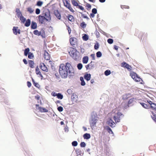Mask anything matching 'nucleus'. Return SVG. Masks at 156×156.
I'll return each mask as SVG.
<instances>
[{
    "label": "nucleus",
    "mask_w": 156,
    "mask_h": 156,
    "mask_svg": "<svg viewBox=\"0 0 156 156\" xmlns=\"http://www.w3.org/2000/svg\"><path fill=\"white\" fill-rule=\"evenodd\" d=\"M71 66L70 63L67 62L65 65L64 64L60 65L59 68V73L62 78H66L68 76V73H70V68Z\"/></svg>",
    "instance_id": "nucleus-1"
},
{
    "label": "nucleus",
    "mask_w": 156,
    "mask_h": 156,
    "mask_svg": "<svg viewBox=\"0 0 156 156\" xmlns=\"http://www.w3.org/2000/svg\"><path fill=\"white\" fill-rule=\"evenodd\" d=\"M68 52L69 55L74 59L76 60L79 58L78 52L76 49L74 48L70 47L69 48Z\"/></svg>",
    "instance_id": "nucleus-2"
},
{
    "label": "nucleus",
    "mask_w": 156,
    "mask_h": 156,
    "mask_svg": "<svg viewBox=\"0 0 156 156\" xmlns=\"http://www.w3.org/2000/svg\"><path fill=\"white\" fill-rule=\"evenodd\" d=\"M98 119L97 117L94 116H92L91 119L90 121V124L91 128L93 129L96 126V124L97 122Z\"/></svg>",
    "instance_id": "nucleus-3"
},
{
    "label": "nucleus",
    "mask_w": 156,
    "mask_h": 156,
    "mask_svg": "<svg viewBox=\"0 0 156 156\" xmlns=\"http://www.w3.org/2000/svg\"><path fill=\"white\" fill-rule=\"evenodd\" d=\"M130 76L136 82H140L141 79L139 77L136 73L133 72H132L130 73Z\"/></svg>",
    "instance_id": "nucleus-4"
},
{
    "label": "nucleus",
    "mask_w": 156,
    "mask_h": 156,
    "mask_svg": "<svg viewBox=\"0 0 156 156\" xmlns=\"http://www.w3.org/2000/svg\"><path fill=\"white\" fill-rule=\"evenodd\" d=\"M123 115L120 112H118L117 114L115 116H114L113 119L114 120L115 123L119 122L120 121V120L122 117Z\"/></svg>",
    "instance_id": "nucleus-5"
},
{
    "label": "nucleus",
    "mask_w": 156,
    "mask_h": 156,
    "mask_svg": "<svg viewBox=\"0 0 156 156\" xmlns=\"http://www.w3.org/2000/svg\"><path fill=\"white\" fill-rule=\"evenodd\" d=\"M65 2L66 3H64L65 6L71 12H74V11L72 7L70 4L67 0H66Z\"/></svg>",
    "instance_id": "nucleus-6"
},
{
    "label": "nucleus",
    "mask_w": 156,
    "mask_h": 156,
    "mask_svg": "<svg viewBox=\"0 0 156 156\" xmlns=\"http://www.w3.org/2000/svg\"><path fill=\"white\" fill-rule=\"evenodd\" d=\"M36 108L37 109H38L39 110V111L41 112H48V110L46 108L39 107V105H36Z\"/></svg>",
    "instance_id": "nucleus-7"
},
{
    "label": "nucleus",
    "mask_w": 156,
    "mask_h": 156,
    "mask_svg": "<svg viewBox=\"0 0 156 156\" xmlns=\"http://www.w3.org/2000/svg\"><path fill=\"white\" fill-rule=\"evenodd\" d=\"M34 34L37 35H41L43 38L45 36L44 32V31H41L40 32H39L37 30H35L34 31Z\"/></svg>",
    "instance_id": "nucleus-8"
},
{
    "label": "nucleus",
    "mask_w": 156,
    "mask_h": 156,
    "mask_svg": "<svg viewBox=\"0 0 156 156\" xmlns=\"http://www.w3.org/2000/svg\"><path fill=\"white\" fill-rule=\"evenodd\" d=\"M46 18L44 16L39 15L38 16V19L39 23L41 24L43 23L45 21H47Z\"/></svg>",
    "instance_id": "nucleus-9"
},
{
    "label": "nucleus",
    "mask_w": 156,
    "mask_h": 156,
    "mask_svg": "<svg viewBox=\"0 0 156 156\" xmlns=\"http://www.w3.org/2000/svg\"><path fill=\"white\" fill-rule=\"evenodd\" d=\"M40 67L42 70L46 72H48V68L44 63H41L40 64Z\"/></svg>",
    "instance_id": "nucleus-10"
},
{
    "label": "nucleus",
    "mask_w": 156,
    "mask_h": 156,
    "mask_svg": "<svg viewBox=\"0 0 156 156\" xmlns=\"http://www.w3.org/2000/svg\"><path fill=\"white\" fill-rule=\"evenodd\" d=\"M44 59L47 60L50 59V56L46 50L44 51Z\"/></svg>",
    "instance_id": "nucleus-11"
},
{
    "label": "nucleus",
    "mask_w": 156,
    "mask_h": 156,
    "mask_svg": "<svg viewBox=\"0 0 156 156\" xmlns=\"http://www.w3.org/2000/svg\"><path fill=\"white\" fill-rule=\"evenodd\" d=\"M72 100L73 102H73H76L77 100L78 97L76 94H73L71 96Z\"/></svg>",
    "instance_id": "nucleus-12"
},
{
    "label": "nucleus",
    "mask_w": 156,
    "mask_h": 156,
    "mask_svg": "<svg viewBox=\"0 0 156 156\" xmlns=\"http://www.w3.org/2000/svg\"><path fill=\"white\" fill-rule=\"evenodd\" d=\"M13 33L16 35L18 33L20 34V30L18 29L17 27H14L12 29Z\"/></svg>",
    "instance_id": "nucleus-13"
},
{
    "label": "nucleus",
    "mask_w": 156,
    "mask_h": 156,
    "mask_svg": "<svg viewBox=\"0 0 156 156\" xmlns=\"http://www.w3.org/2000/svg\"><path fill=\"white\" fill-rule=\"evenodd\" d=\"M131 97V96L129 94H126L123 95L122 96V99L125 101Z\"/></svg>",
    "instance_id": "nucleus-14"
},
{
    "label": "nucleus",
    "mask_w": 156,
    "mask_h": 156,
    "mask_svg": "<svg viewBox=\"0 0 156 156\" xmlns=\"http://www.w3.org/2000/svg\"><path fill=\"white\" fill-rule=\"evenodd\" d=\"M121 106L124 109H126L128 108L129 106L128 105L127 102L125 101H123L121 104Z\"/></svg>",
    "instance_id": "nucleus-15"
},
{
    "label": "nucleus",
    "mask_w": 156,
    "mask_h": 156,
    "mask_svg": "<svg viewBox=\"0 0 156 156\" xmlns=\"http://www.w3.org/2000/svg\"><path fill=\"white\" fill-rule=\"evenodd\" d=\"M108 124L112 128L114 127L115 126V123L111 119L108 121Z\"/></svg>",
    "instance_id": "nucleus-16"
},
{
    "label": "nucleus",
    "mask_w": 156,
    "mask_h": 156,
    "mask_svg": "<svg viewBox=\"0 0 156 156\" xmlns=\"http://www.w3.org/2000/svg\"><path fill=\"white\" fill-rule=\"evenodd\" d=\"M70 42L71 45L74 47L77 44V40H70Z\"/></svg>",
    "instance_id": "nucleus-17"
},
{
    "label": "nucleus",
    "mask_w": 156,
    "mask_h": 156,
    "mask_svg": "<svg viewBox=\"0 0 156 156\" xmlns=\"http://www.w3.org/2000/svg\"><path fill=\"white\" fill-rule=\"evenodd\" d=\"M29 66L31 68H34L35 67V63L34 61L29 60L28 61Z\"/></svg>",
    "instance_id": "nucleus-18"
},
{
    "label": "nucleus",
    "mask_w": 156,
    "mask_h": 156,
    "mask_svg": "<svg viewBox=\"0 0 156 156\" xmlns=\"http://www.w3.org/2000/svg\"><path fill=\"white\" fill-rule=\"evenodd\" d=\"M84 78L87 81L89 80L91 78V75L90 74L86 73L84 76Z\"/></svg>",
    "instance_id": "nucleus-19"
},
{
    "label": "nucleus",
    "mask_w": 156,
    "mask_h": 156,
    "mask_svg": "<svg viewBox=\"0 0 156 156\" xmlns=\"http://www.w3.org/2000/svg\"><path fill=\"white\" fill-rule=\"evenodd\" d=\"M35 72L36 73V74L37 75H39L40 76L42 77L43 76L41 74V72L39 71V69L38 67V66H37L35 69Z\"/></svg>",
    "instance_id": "nucleus-20"
},
{
    "label": "nucleus",
    "mask_w": 156,
    "mask_h": 156,
    "mask_svg": "<svg viewBox=\"0 0 156 156\" xmlns=\"http://www.w3.org/2000/svg\"><path fill=\"white\" fill-rule=\"evenodd\" d=\"M31 28L32 29H35L37 28V24L34 22L32 21L31 26Z\"/></svg>",
    "instance_id": "nucleus-21"
},
{
    "label": "nucleus",
    "mask_w": 156,
    "mask_h": 156,
    "mask_svg": "<svg viewBox=\"0 0 156 156\" xmlns=\"http://www.w3.org/2000/svg\"><path fill=\"white\" fill-rule=\"evenodd\" d=\"M67 18H68L69 20L71 22H73L74 21V18L73 16L69 15L67 16Z\"/></svg>",
    "instance_id": "nucleus-22"
},
{
    "label": "nucleus",
    "mask_w": 156,
    "mask_h": 156,
    "mask_svg": "<svg viewBox=\"0 0 156 156\" xmlns=\"http://www.w3.org/2000/svg\"><path fill=\"white\" fill-rule=\"evenodd\" d=\"M88 57L87 56H85L83 57L82 62L83 63L86 64L88 61Z\"/></svg>",
    "instance_id": "nucleus-23"
},
{
    "label": "nucleus",
    "mask_w": 156,
    "mask_h": 156,
    "mask_svg": "<svg viewBox=\"0 0 156 156\" xmlns=\"http://www.w3.org/2000/svg\"><path fill=\"white\" fill-rule=\"evenodd\" d=\"M44 16L45 18H46L47 21H48V20H49L50 19V15L49 12H45L44 13Z\"/></svg>",
    "instance_id": "nucleus-24"
},
{
    "label": "nucleus",
    "mask_w": 156,
    "mask_h": 156,
    "mask_svg": "<svg viewBox=\"0 0 156 156\" xmlns=\"http://www.w3.org/2000/svg\"><path fill=\"white\" fill-rule=\"evenodd\" d=\"M83 137L84 139H88L90 137V134L86 133L83 135Z\"/></svg>",
    "instance_id": "nucleus-25"
},
{
    "label": "nucleus",
    "mask_w": 156,
    "mask_h": 156,
    "mask_svg": "<svg viewBox=\"0 0 156 156\" xmlns=\"http://www.w3.org/2000/svg\"><path fill=\"white\" fill-rule=\"evenodd\" d=\"M55 14L58 19L60 20L61 18V16L60 13L57 11L55 12Z\"/></svg>",
    "instance_id": "nucleus-26"
},
{
    "label": "nucleus",
    "mask_w": 156,
    "mask_h": 156,
    "mask_svg": "<svg viewBox=\"0 0 156 156\" xmlns=\"http://www.w3.org/2000/svg\"><path fill=\"white\" fill-rule=\"evenodd\" d=\"M71 3L74 6L77 7L79 4L76 0H72Z\"/></svg>",
    "instance_id": "nucleus-27"
},
{
    "label": "nucleus",
    "mask_w": 156,
    "mask_h": 156,
    "mask_svg": "<svg viewBox=\"0 0 156 156\" xmlns=\"http://www.w3.org/2000/svg\"><path fill=\"white\" fill-rule=\"evenodd\" d=\"M30 20L29 19H27L26 21V23L25 24V26L26 27H28L30 26Z\"/></svg>",
    "instance_id": "nucleus-28"
},
{
    "label": "nucleus",
    "mask_w": 156,
    "mask_h": 156,
    "mask_svg": "<svg viewBox=\"0 0 156 156\" xmlns=\"http://www.w3.org/2000/svg\"><path fill=\"white\" fill-rule=\"evenodd\" d=\"M134 101V98H133L129 99L127 102L128 105L129 106L132 104Z\"/></svg>",
    "instance_id": "nucleus-29"
},
{
    "label": "nucleus",
    "mask_w": 156,
    "mask_h": 156,
    "mask_svg": "<svg viewBox=\"0 0 156 156\" xmlns=\"http://www.w3.org/2000/svg\"><path fill=\"white\" fill-rule=\"evenodd\" d=\"M140 104L143 107L145 108L148 109L149 108V106L143 103H140Z\"/></svg>",
    "instance_id": "nucleus-30"
},
{
    "label": "nucleus",
    "mask_w": 156,
    "mask_h": 156,
    "mask_svg": "<svg viewBox=\"0 0 156 156\" xmlns=\"http://www.w3.org/2000/svg\"><path fill=\"white\" fill-rule=\"evenodd\" d=\"M32 81L35 87L38 88H39L40 87V85L38 83L35 82L33 78H32Z\"/></svg>",
    "instance_id": "nucleus-31"
},
{
    "label": "nucleus",
    "mask_w": 156,
    "mask_h": 156,
    "mask_svg": "<svg viewBox=\"0 0 156 156\" xmlns=\"http://www.w3.org/2000/svg\"><path fill=\"white\" fill-rule=\"evenodd\" d=\"M80 26L82 29H84L87 26V24L84 22H83L80 24Z\"/></svg>",
    "instance_id": "nucleus-32"
},
{
    "label": "nucleus",
    "mask_w": 156,
    "mask_h": 156,
    "mask_svg": "<svg viewBox=\"0 0 156 156\" xmlns=\"http://www.w3.org/2000/svg\"><path fill=\"white\" fill-rule=\"evenodd\" d=\"M151 108L154 110L156 111V105L154 103H153L152 105H150Z\"/></svg>",
    "instance_id": "nucleus-33"
},
{
    "label": "nucleus",
    "mask_w": 156,
    "mask_h": 156,
    "mask_svg": "<svg viewBox=\"0 0 156 156\" xmlns=\"http://www.w3.org/2000/svg\"><path fill=\"white\" fill-rule=\"evenodd\" d=\"M152 115L151 116L152 119L155 122H156V114L154 113L153 112H151Z\"/></svg>",
    "instance_id": "nucleus-34"
},
{
    "label": "nucleus",
    "mask_w": 156,
    "mask_h": 156,
    "mask_svg": "<svg viewBox=\"0 0 156 156\" xmlns=\"http://www.w3.org/2000/svg\"><path fill=\"white\" fill-rule=\"evenodd\" d=\"M29 51L30 49L29 48L25 49L24 52V55L25 56H27L28 54L29 53Z\"/></svg>",
    "instance_id": "nucleus-35"
},
{
    "label": "nucleus",
    "mask_w": 156,
    "mask_h": 156,
    "mask_svg": "<svg viewBox=\"0 0 156 156\" xmlns=\"http://www.w3.org/2000/svg\"><path fill=\"white\" fill-rule=\"evenodd\" d=\"M80 80L81 81V84L82 86H84L85 85V83L84 82L83 78V77H81L80 78Z\"/></svg>",
    "instance_id": "nucleus-36"
},
{
    "label": "nucleus",
    "mask_w": 156,
    "mask_h": 156,
    "mask_svg": "<svg viewBox=\"0 0 156 156\" xmlns=\"http://www.w3.org/2000/svg\"><path fill=\"white\" fill-rule=\"evenodd\" d=\"M27 11L30 13H32L34 11V10L30 7H29L27 8Z\"/></svg>",
    "instance_id": "nucleus-37"
},
{
    "label": "nucleus",
    "mask_w": 156,
    "mask_h": 156,
    "mask_svg": "<svg viewBox=\"0 0 156 156\" xmlns=\"http://www.w3.org/2000/svg\"><path fill=\"white\" fill-rule=\"evenodd\" d=\"M20 20L21 23H24L26 21V19L23 16H21L20 17Z\"/></svg>",
    "instance_id": "nucleus-38"
},
{
    "label": "nucleus",
    "mask_w": 156,
    "mask_h": 156,
    "mask_svg": "<svg viewBox=\"0 0 156 156\" xmlns=\"http://www.w3.org/2000/svg\"><path fill=\"white\" fill-rule=\"evenodd\" d=\"M89 64L91 69H93L94 67L95 64L94 62L92 61Z\"/></svg>",
    "instance_id": "nucleus-39"
},
{
    "label": "nucleus",
    "mask_w": 156,
    "mask_h": 156,
    "mask_svg": "<svg viewBox=\"0 0 156 156\" xmlns=\"http://www.w3.org/2000/svg\"><path fill=\"white\" fill-rule=\"evenodd\" d=\"M57 98L60 99H62L63 98V96L61 93H58L57 94Z\"/></svg>",
    "instance_id": "nucleus-40"
},
{
    "label": "nucleus",
    "mask_w": 156,
    "mask_h": 156,
    "mask_svg": "<svg viewBox=\"0 0 156 156\" xmlns=\"http://www.w3.org/2000/svg\"><path fill=\"white\" fill-rule=\"evenodd\" d=\"M106 129L108 132L109 133L113 134V133L112 130V129L108 126L106 127Z\"/></svg>",
    "instance_id": "nucleus-41"
},
{
    "label": "nucleus",
    "mask_w": 156,
    "mask_h": 156,
    "mask_svg": "<svg viewBox=\"0 0 156 156\" xmlns=\"http://www.w3.org/2000/svg\"><path fill=\"white\" fill-rule=\"evenodd\" d=\"M34 57V56L33 53L29 52L28 55V58L30 59H32Z\"/></svg>",
    "instance_id": "nucleus-42"
},
{
    "label": "nucleus",
    "mask_w": 156,
    "mask_h": 156,
    "mask_svg": "<svg viewBox=\"0 0 156 156\" xmlns=\"http://www.w3.org/2000/svg\"><path fill=\"white\" fill-rule=\"evenodd\" d=\"M82 38L83 39H88V35L86 34H83Z\"/></svg>",
    "instance_id": "nucleus-43"
},
{
    "label": "nucleus",
    "mask_w": 156,
    "mask_h": 156,
    "mask_svg": "<svg viewBox=\"0 0 156 156\" xmlns=\"http://www.w3.org/2000/svg\"><path fill=\"white\" fill-rule=\"evenodd\" d=\"M125 67L126 68V69H127L129 71H130L132 69V68L131 66H130L129 65L127 64H126V66H125Z\"/></svg>",
    "instance_id": "nucleus-44"
},
{
    "label": "nucleus",
    "mask_w": 156,
    "mask_h": 156,
    "mask_svg": "<svg viewBox=\"0 0 156 156\" xmlns=\"http://www.w3.org/2000/svg\"><path fill=\"white\" fill-rule=\"evenodd\" d=\"M111 73V71L109 70H106L105 72V74L106 76L110 75Z\"/></svg>",
    "instance_id": "nucleus-45"
},
{
    "label": "nucleus",
    "mask_w": 156,
    "mask_h": 156,
    "mask_svg": "<svg viewBox=\"0 0 156 156\" xmlns=\"http://www.w3.org/2000/svg\"><path fill=\"white\" fill-rule=\"evenodd\" d=\"M102 55V54L101 52L100 51H98L96 53V56L98 58H99L101 57Z\"/></svg>",
    "instance_id": "nucleus-46"
},
{
    "label": "nucleus",
    "mask_w": 156,
    "mask_h": 156,
    "mask_svg": "<svg viewBox=\"0 0 156 156\" xmlns=\"http://www.w3.org/2000/svg\"><path fill=\"white\" fill-rule=\"evenodd\" d=\"M77 7L78 8L80 9H81V10H82L84 12H86V11L84 9V8L82 6L79 5Z\"/></svg>",
    "instance_id": "nucleus-47"
},
{
    "label": "nucleus",
    "mask_w": 156,
    "mask_h": 156,
    "mask_svg": "<svg viewBox=\"0 0 156 156\" xmlns=\"http://www.w3.org/2000/svg\"><path fill=\"white\" fill-rule=\"evenodd\" d=\"M80 13L81 14V16H82V17L84 18H85V19H87V20H88L89 19V18L88 17H87L86 15H85V14H83L82 13V12H80Z\"/></svg>",
    "instance_id": "nucleus-48"
},
{
    "label": "nucleus",
    "mask_w": 156,
    "mask_h": 156,
    "mask_svg": "<svg viewBox=\"0 0 156 156\" xmlns=\"http://www.w3.org/2000/svg\"><path fill=\"white\" fill-rule=\"evenodd\" d=\"M77 67L80 70L82 68L83 65L81 63H80L77 65Z\"/></svg>",
    "instance_id": "nucleus-49"
},
{
    "label": "nucleus",
    "mask_w": 156,
    "mask_h": 156,
    "mask_svg": "<svg viewBox=\"0 0 156 156\" xmlns=\"http://www.w3.org/2000/svg\"><path fill=\"white\" fill-rule=\"evenodd\" d=\"M43 4V2L41 1H39L37 2V5L39 6H41Z\"/></svg>",
    "instance_id": "nucleus-50"
},
{
    "label": "nucleus",
    "mask_w": 156,
    "mask_h": 156,
    "mask_svg": "<svg viewBox=\"0 0 156 156\" xmlns=\"http://www.w3.org/2000/svg\"><path fill=\"white\" fill-rule=\"evenodd\" d=\"M86 7L87 8V9L88 10V9H91V5H90V4L87 3L86 4Z\"/></svg>",
    "instance_id": "nucleus-51"
},
{
    "label": "nucleus",
    "mask_w": 156,
    "mask_h": 156,
    "mask_svg": "<svg viewBox=\"0 0 156 156\" xmlns=\"http://www.w3.org/2000/svg\"><path fill=\"white\" fill-rule=\"evenodd\" d=\"M72 145L73 146H76L78 144V143L76 141H73L72 142Z\"/></svg>",
    "instance_id": "nucleus-52"
},
{
    "label": "nucleus",
    "mask_w": 156,
    "mask_h": 156,
    "mask_svg": "<svg viewBox=\"0 0 156 156\" xmlns=\"http://www.w3.org/2000/svg\"><path fill=\"white\" fill-rule=\"evenodd\" d=\"M94 48L95 49H97L99 48V44L98 43H96L94 46Z\"/></svg>",
    "instance_id": "nucleus-53"
},
{
    "label": "nucleus",
    "mask_w": 156,
    "mask_h": 156,
    "mask_svg": "<svg viewBox=\"0 0 156 156\" xmlns=\"http://www.w3.org/2000/svg\"><path fill=\"white\" fill-rule=\"evenodd\" d=\"M58 110L60 112H61L63 110V108L61 106H59L57 108Z\"/></svg>",
    "instance_id": "nucleus-54"
},
{
    "label": "nucleus",
    "mask_w": 156,
    "mask_h": 156,
    "mask_svg": "<svg viewBox=\"0 0 156 156\" xmlns=\"http://www.w3.org/2000/svg\"><path fill=\"white\" fill-rule=\"evenodd\" d=\"M80 145L81 147H85L86 146V144L84 142H81L80 143Z\"/></svg>",
    "instance_id": "nucleus-55"
},
{
    "label": "nucleus",
    "mask_w": 156,
    "mask_h": 156,
    "mask_svg": "<svg viewBox=\"0 0 156 156\" xmlns=\"http://www.w3.org/2000/svg\"><path fill=\"white\" fill-rule=\"evenodd\" d=\"M92 13L96 14L97 13V10L95 8H94L92 9Z\"/></svg>",
    "instance_id": "nucleus-56"
},
{
    "label": "nucleus",
    "mask_w": 156,
    "mask_h": 156,
    "mask_svg": "<svg viewBox=\"0 0 156 156\" xmlns=\"http://www.w3.org/2000/svg\"><path fill=\"white\" fill-rule=\"evenodd\" d=\"M121 8L122 9H128L129 8V6H127V5H122L121 6Z\"/></svg>",
    "instance_id": "nucleus-57"
},
{
    "label": "nucleus",
    "mask_w": 156,
    "mask_h": 156,
    "mask_svg": "<svg viewBox=\"0 0 156 156\" xmlns=\"http://www.w3.org/2000/svg\"><path fill=\"white\" fill-rule=\"evenodd\" d=\"M35 12L37 14H39L40 12V9L38 8L36 9Z\"/></svg>",
    "instance_id": "nucleus-58"
},
{
    "label": "nucleus",
    "mask_w": 156,
    "mask_h": 156,
    "mask_svg": "<svg viewBox=\"0 0 156 156\" xmlns=\"http://www.w3.org/2000/svg\"><path fill=\"white\" fill-rule=\"evenodd\" d=\"M67 92L68 93V94H71L72 93V90L70 89H68L67 90Z\"/></svg>",
    "instance_id": "nucleus-59"
},
{
    "label": "nucleus",
    "mask_w": 156,
    "mask_h": 156,
    "mask_svg": "<svg viewBox=\"0 0 156 156\" xmlns=\"http://www.w3.org/2000/svg\"><path fill=\"white\" fill-rule=\"evenodd\" d=\"M27 84L28 87H30L31 86V83L29 81H27Z\"/></svg>",
    "instance_id": "nucleus-60"
},
{
    "label": "nucleus",
    "mask_w": 156,
    "mask_h": 156,
    "mask_svg": "<svg viewBox=\"0 0 156 156\" xmlns=\"http://www.w3.org/2000/svg\"><path fill=\"white\" fill-rule=\"evenodd\" d=\"M127 63H126V62H122L121 64V66L122 67H125V66H126V64H127Z\"/></svg>",
    "instance_id": "nucleus-61"
},
{
    "label": "nucleus",
    "mask_w": 156,
    "mask_h": 156,
    "mask_svg": "<svg viewBox=\"0 0 156 156\" xmlns=\"http://www.w3.org/2000/svg\"><path fill=\"white\" fill-rule=\"evenodd\" d=\"M108 42L110 44H111L113 42V40H108Z\"/></svg>",
    "instance_id": "nucleus-62"
},
{
    "label": "nucleus",
    "mask_w": 156,
    "mask_h": 156,
    "mask_svg": "<svg viewBox=\"0 0 156 156\" xmlns=\"http://www.w3.org/2000/svg\"><path fill=\"white\" fill-rule=\"evenodd\" d=\"M90 66L89 65V64H88V65H86L85 66L86 68L87 69H91V68L90 67Z\"/></svg>",
    "instance_id": "nucleus-63"
},
{
    "label": "nucleus",
    "mask_w": 156,
    "mask_h": 156,
    "mask_svg": "<svg viewBox=\"0 0 156 156\" xmlns=\"http://www.w3.org/2000/svg\"><path fill=\"white\" fill-rule=\"evenodd\" d=\"M51 94L53 96L55 97L57 96V94L55 92H52V93H51Z\"/></svg>",
    "instance_id": "nucleus-64"
}]
</instances>
